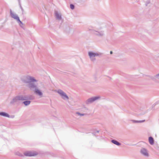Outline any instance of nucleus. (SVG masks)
Wrapping results in <instances>:
<instances>
[{
	"mask_svg": "<svg viewBox=\"0 0 159 159\" xmlns=\"http://www.w3.org/2000/svg\"><path fill=\"white\" fill-rule=\"evenodd\" d=\"M21 81L25 84H28L27 87L39 98L43 97V93L45 89L44 85L42 83L37 84L34 82L38 80L34 77L29 75L22 76L21 78Z\"/></svg>",
	"mask_w": 159,
	"mask_h": 159,
	"instance_id": "nucleus-1",
	"label": "nucleus"
},
{
	"mask_svg": "<svg viewBox=\"0 0 159 159\" xmlns=\"http://www.w3.org/2000/svg\"><path fill=\"white\" fill-rule=\"evenodd\" d=\"M27 98L26 96L20 95L16 96L12 98L11 100L10 103L11 105L19 104L20 101L26 100Z\"/></svg>",
	"mask_w": 159,
	"mask_h": 159,
	"instance_id": "nucleus-2",
	"label": "nucleus"
},
{
	"mask_svg": "<svg viewBox=\"0 0 159 159\" xmlns=\"http://www.w3.org/2000/svg\"><path fill=\"white\" fill-rule=\"evenodd\" d=\"M102 54V53L98 52L90 51L88 52V55L90 59V61L93 62L96 61V57H100Z\"/></svg>",
	"mask_w": 159,
	"mask_h": 159,
	"instance_id": "nucleus-3",
	"label": "nucleus"
},
{
	"mask_svg": "<svg viewBox=\"0 0 159 159\" xmlns=\"http://www.w3.org/2000/svg\"><path fill=\"white\" fill-rule=\"evenodd\" d=\"M56 91L59 94L61 98L64 100H66L69 99V97L66 93L62 90L59 89Z\"/></svg>",
	"mask_w": 159,
	"mask_h": 159,
	"instance_id": "nucleus-4",
	"label": "nucleus"
},
{
	"mask_svg": "<svg viewBox=\"0 0 159 159\" xmlns=\"http://www.w3.org/2000/svg\"><path fill=\"white\" fill-rule=\"evenodd\" d=\"M101 97L100 96L92 97L87 99L85 101V103L87 105H89L92 103L97 100L99 99Z\"/></svg>",
	"mask_w": 159,
	"mask_h": 159,
	"instance_id": "nucleus-5",
	"label": "nucleus"
},
{
	"mask_svg": "<svg viewBox=\"0 0 159 159\" xmlns=\"http://www.w3.org/2000/svg\"><path fill=\"white\" fill-rule=\"evenodd\" d=\"M94 34L97 36L102 37L104 35V31L102 28L100 27L98 28L97 30L94 31Z\"/></svg>",
	"mask_w": 159,
	"mask_h": 159,
	"instance_id": "nucleus-6",
	"label": "nucleus"
},
{
	"mask_svg": "<svg viewBox=\"0 0 159 159\" xmlns=\"http://www.w3.org/2000/svg\"><path fill=\"white\" fill-rule=\"evenodd\" d=\"M10 15L12 18L16 20L18 23L22 24V22L20 20L19 17L18 15L16 13L13 12L11 9L10 10Z\"/></svg>",
	"mask_w": 159,
	"mask_h": 159,
	"instance_id": "nucleus-7",
	"label": "nucleus"
},
{
	"mask_svg": "<svg viewBox=\"0 0 159 159\" xmlns=\"http://www.w3.org/2000/svg\"><path fill=\"white\" fill-rule=\"evenodd\" d=\"M24 155L26 157H32L38 154V153L35 151H27L25 152Z\"/></svg>",
	"mask_w": 159,
	"mask_h": 159,
	"instance_id": "nucleus-8",
	"label": "nucleus"
},
{
	"mask_svg": "<svg viewBox=\"0 0 159 159\" xmlns=\"http://www.w3.org/2000/svg\"><path fill=\"white\" fill-rule=\"evenodd\" d=\"M140 152L142 155L145 157H148L149 156V154L148 150L144 148H142L141 149Z\"/></svg>",
	"mask_w": 159,
	"mask_h": 159,
	"instance_id": "nucleus-9",
	"label": "nucleus"
},
{
	"mask_svg": "<svg viewBox=\"0 0 159 159\" xmlns=\"http://www.w3.org/2000/svg\"><path fill=\"white\" fill-rule=\"evenodd\" d=\"M55 15L56 18L58 20H62L61 15L60 13H58L57 11H55Z\"/></svg>",
	"mask_w": 159,
	"mask_h": 159,
	"instance_id": "nucleus-10",
	"label": "nucleus"
},
{
	"mask_svg": "<svg viewBox=\"0 0 159 159\" xmlns=\"http://www.w3.org/2000/svg\"><path fill=\"white\" fill-rule=\"evenodd\" d=\"M0 116H4V117H8V118H13L14 117V116H11V117H10V116L7 113H6V112H0Z\"/></svg>",
	"mask_w": 159,
	"mask_h": 159,
	"instance_id": "nucleus-11",
	"label": "nucleus"
},
{
	"mask_svg": "<svg viewBox=\"0 0 159 159\" xmlns=\"http://www.w3.org/2000/svg\"><path fill=\"white\" fill-rule=\"evenodd\" d=\"M148 141L150 143V144L151 145H152L154 143V140L153 139V138L152 137H149L148 138Z\"/></svg>",
	"mask_w": 159,
	"mask_h": 159,
	"instance_id": "nucleus-12",
	"label": "nucleus"
},
{
	"mask_svg": "<svg viewBox=\"0 0 159 159\" xmlns=\"http://www.w3.org/2000/svg\"><path fill=\"white\" fill-rule=\"evenodd\" d=\"M75 116H79L81 117L85 115L86 114L85 113H81L79 112H75Z\"/></svg>",
	"mask_w": 159,
	"mask_h": 159,
	"instance_id": "nucleus-13",
	"label": "nucleus"
},
{
	"mask_svg": "<svg viewBox=\"0 0 159 159\" xmlns=\"http://www.w3.org/2000/svg\"><path fill=\"white\" fill-rule=\"evenodd\" d=\"M111 141L112 143H113L117 146H119L121 145L120 143H119V142H118L116 140H112Z\"/></svg>",
	"mask_w": 159,
	"mask_h": 159,
	"instance_id": "nucleus-14",
	"label": "nucleus"
},
{
	"mask_svg": "<svg viewBox=\"0 0 159 159\" xmlns=\"http://www.w3.org/2000/svg\"><path fill=\"white\" fill-rule=\"evenodd\" d=\"M131 121L133 122L134 123H141L145 121V120H132Z\"/></svg>",
	"mask_w": 159,
	"mask_h": 159,
	"instance_id": "nucleus-15",
	"label": "nucleus"
},
{
	"mask_svg": "<svg viewBox=\"0 0 159 159\" xmlns=\"http://www.w3.org/2000/svg\"><path fill=\"white\" fill-rule=\"evenodd\" d=\"M31 102L29 101H25L23 102V103L26 106L29 105Z\"/></svg>",
	"mask_w": 159,
	"mask_h": 159,
	"instance_id": "nucleus-16",
	"label": "nucleus"
},
{
	"mask_svg": "<svg viewBox=\"0 0 159 159\" xmlns=\"http://www.w3.org/2000/svg\"><path fill=\"white\" fill-rule=\"evenodd\" d=\"M70 7L71 9H74L75 7L73 4H70Z\"/></svg>",
	"mask_w": 159,
	"mask_h": 159,
	"instance_id": "nucleus-17",
	"label": "nucleus"
},
{
	"mask_svg": "<svg viewBox=\"0 0 159 159\" xmlns=\"http://www.w3.org/2000/svg\"><path fill=\"white\" fill-rule=\"evenodd\" d=\"M18 24H19V25H20V27L23 28H24V24H23V23H22V24H21L20 23H18Z\"/></svg>",
	"mask_w": 159,
	"mask_h": 159,
	"instance_id": "nucleus-18",
	"label": "nucleus"
},
{
	"mask_svg": "<svg viewBox=\"0 0 159 159\" xmlns=\"http://www.w3.org/2000/svg\"><path fill=\"white\" fill-rule=\"evenodd\" d=\"M155 77L157 79H159V73L155 75Z\"/></svg>",
	"mask_w": 159,
	"mask_h": 159,
	"instance_id": "nucleus-19",
	"label": "nucleus"
},
{
	"mask_svg": "<svg viewBox=\"0 0 159 159\" xmlns=\"http://www.w3.org/2000/svg\"><path fill=\"white\" fill-rule=\"evenodd\" d=\"M151 78L152 80H155L157 79L155 77V76L154 77L152 76L151 77Z\"/></svg>",
	"mask_w": 159,
	"mask_h": 159,
	"instance_id": "nucleus-20",
	"label": "nucleus"
},
{
	"mask_svg": "<svg viewBox=\"0 0 159 159\" xmlns=\"http://www.w3.org/2000/svg\"><path fill=\"white\" fill-rule=\"evenodd\" d=\"M17 154L18 156L21 157H22L23 156L22 154H20V153H18V154Z\"/></svg>",
	"mask_w": 159,
	"mask_h": 159,
	"instance_id": "nucleus-21",
	"label": "nucleus"
},
{
	"mask_svg": "<svg viewBox=\"0 0 159 159\" xmlns=\"http://www.w3.org/2000/svg\"><path fill=\"white\" fill-rule=\"evenodd\" d=\"M110 54H112L113 53V52H112V51H110Z\"/></svg>",
	"mask_w": 159,
	"mask_h": 159,
	"instance_id": "nucleus-22",
	"label": "nucleus"
},
{
	"mask_svg": "<svg viewBox=\"0 0 159 159\" xmlns=\"http://www.w3.org/2000/svg\"><path fill=\"white\" fill-rule=\"evenodd\" d=\"M97 133H98V132H99V131H97Z\"/></svg>",
	"mask_w": 159,
	"mask_h": 159,
	"instance_id": "nucleus-23",
	"label": "nucleus"
},
{
	"mask_svg": "<svg viewBox=\"0 0 159 159\" xmlns=\"http://www.w3.org/2000/svg\"><path fill=\"white\" fill-rule=\"evenodd\" d=\"M148 3H150V2L148 1Z\"/></svg>",
	"mask_w": 159,
	"mask_h": 159,
	"instance_id": "nucleus-24",
	"label": "nucleus"
}]
</instances>
